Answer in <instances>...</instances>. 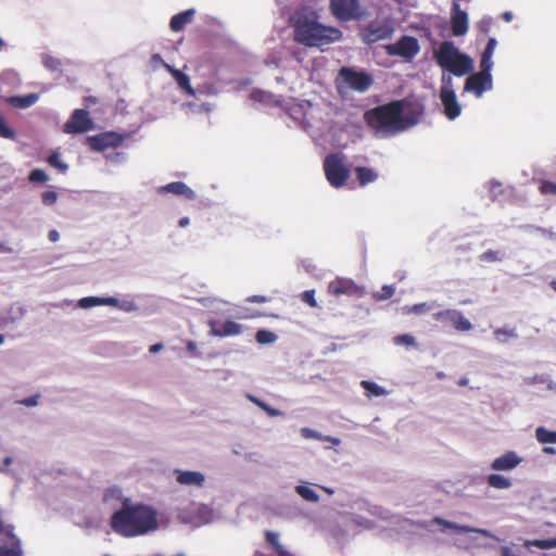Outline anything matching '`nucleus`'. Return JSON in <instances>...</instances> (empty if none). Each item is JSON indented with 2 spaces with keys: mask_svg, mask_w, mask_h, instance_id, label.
<instances>
[{
  "mask_svg": "<svg viewBox=\"0 0 556 556\" xmlns=\"http://www.w3.org/2000/svg\"><path fill=\"white\" fill-rule=\"evenodd\" d=\"M303 432H304L307 437L313 435V431H312V430H309V429H307V428H304V429H303Z\"/></svg>",
  "mask_w": 556,
  "mask_h": 556,
  "instance_id": "63",
  "label": "nucleus"
},
{
  "mask_svg": "<svg viewBox=\"0 0 556 556\" xmlns=\"http://www.w3.org/2000/svg\"><path fill=\"white\" fill-rule=\"evenodd\" d=\"M354 173L358 185L361 187H365L374 181H376L379 177L378 173L370 167L366 166H356L354 168Z\"/></svg>",
  "mask_w": 556,
  "mask_h": 556,
  "instance_id": "24",
  "label": "nucleus"
},
{
  "mask_svg": "<svg viewBox=\"0 0 556 556\" xmlns=\"http://www.w3.org/2000/svg\"><path fill=\"white\" fill-rule=\"evenodd\" d=\"M249 399L254 402L256 405H258L260 407H262L268 415L270 416H276L278 415V410L269 407L268 405H266L265 403H263L262 401L253 397V396H249Z\"/></svg>",
  "mask_w": 556,
  "mask_h": 556,
  "instance_id": "47",
  "label": "nucleus"
},
{
  "mask_svg": "<svg viewBox=\"0 0 556 556\" xmlns=\"http://www.w3.org/2000/svg\"><path fill=\"white\" fill-rule=\"evenodd\" d=\"M48 238L51 242H56L60 238V235L55 229H52L49 231Z\"/></svg>",
  "mask_w": 556,
  "mask_h": 556,
  "instance_id": "53",
  "label": "nucleus"
},
{
  "mask_svg": "<svg viewBox=\"0 0 556 556\" xmlns=\"http://www.w3.org/2000/svg\"><path fill=\"white\" fill-rule=\"evenodd\" d=\"M162 349H163V344L162 343H155V344L150 346L149 352L152 353V354H155L159 351H161Z\"/></svg>",
  "mask_w": 556,
  "mask_h": 556,
  "instance_id": "56",
  "label": "nucleus"
},
{
  "mask_svg": "<svg viewBox=\"0 0 556 556\" xmlns=\"http://www.w3.org/2000/svg\"><path fill=\"white\" fill-rule=\"evenodd\" d=\"M395 344H403L406 346H416V340L413 336L408 333L400 334L394 338Z\"/></svg>",
  "mask_w": 556,
  "mask_h": 556,
  "instance_id": "35",
  "label": "nucleus"
},
{
  "mask_svg": "<svg viewBox=\"0 0 556 556\" xmlns=\"http://www.w3.org/2000/svg\"><path fill=\"white\" fill-rule=\"evenodd\" d=\"M100 305L116 306L118 304V299L113 296L100 298Z\"/></svg>",
  "mask_w": 556,
  "mask_h": 556,
  "instance_id": "49",
  "label": "nucleus"
},
{
  "mask_svg": "<svg viewBox=\"0 0 556 556\" xmlns=\"http://www.w3.org/2000/svg\"><path fill=\"white\" fill-rule=\"evenodd\" d=\"M535 438L542 444H554L556 443V431H551L544 427H539L535 430Z\"/></svg>",
  "mask_w": 556,
  "mask_h": 556,
  "instance_id": "29",
  "label": "nucleus"
},
{
  "mask_svg": "<svg viewBox=\"0 0 556 556\" xmlns=\"http://www.w3.org/2000/svg\"><path fill=\"white\" fill-rule=\"evenodd\" d=\"M502 556H519V555H517L510 547L504 546V547H502Z\"/></svg>",
  "mask_w": 556,
  "mask_h": 556,
  "instance_id": "55",
  "label": "nucleus"
},
{
  "mask_svg": "<svg viewBox=\"0 0 556 556\" xmlns=\"http://www.w3.org/2000/svg\"><path fill=\"white\" fill-rule=\"evenodd\" d=\"M339 78L349 87L358 92L367 91L374 80L370 74L365 71H356L352 67H341Z\"/></svg>",
  "mask_w": 556,
  "mask_h": 556,
  "instance_id": "8",
  "label": "nucleus"
},
{
  "mask_svg": "<svg viewBox=\"0 0 556 556\" xmlns=\"http://www.w3.org/2000/svg\"><path fill=\"white\" fill-rule=\"evenodd\" d=\"M324 172L329 184L334 188L343 187L349 177L350 170L343 163V157L338 153H331L324 160Z\"/></svg>",
  "mask_w": 556,
  "mask_h": 556,
  "instance_id": "5",
  "label": "nucleus"
},
{
  "mask_svg": "<svg viewBox=\"0 0 556 556\" xmlns=\"http://www.w3.org/2000/svg\"><path fill=\"white\" fill-rule=\"evenodd\" d=\"M48 163H49L52 167H54V168L59 169L60 172H65V170H67V168H68L67 164H65V163L61 160L60 154H59V153H56V152H53L52 154H50V155H49V157H48Z\"/></svg>",
  "mask_w": 556,
  "mask_h": 556,
  "instance_id": "33",
  "label": "nucleus"
},
{
  "mask_svg": "<svg viewBox=\"0 0 556 556\" xmlns=\"http://www.w3.org/2000/svg\"><path fill=\"white\" fill-rule=\"evenodd\" d=\"M328 292L336 296H363L365 289L351 278L337 277L328 283Z\"/></svg>",
  "mask_w": 556,
  "mask_h": 556,
  "instance_id": "12",
  "label": "nucleus"
},
{
  "mask_svg": "<svg viewBox=\"0 0 556 556\" xmlns=\"http://www.w3.org/2000/svg\"><path fill=\"white\" fill-rule=\"evenodd\" d=\"M434 59L441 68L458 77L465 76L473 70L472 59L460 52L453 41L441 42L434 51Z\"/></svg>",
  "mask_w": 556,
  "mask_h": 556,
  "instance_id": "4",
  "label": "nucleus"
},
{
  "mask_svg": "<svg viewBox=\"0 0 556 556\" xmlns=\"http://www.w3.org/2000/svg\"><path fill=\"white\" fill-rule=\"evenodd\" d=\"M289 24L293 28L294 42L306 48L325 51L327 47L343 38L340 28L321 23L318 13L308 8L295 10L289 18Z\"/></svg>",
  "mask_w": 556,
  "mask_h": 556,
  "instance_id": "1",
  "label": "nucleus"
},
{
  "mask_svg": "<svg viewBox=\"0 0 556 556\" xmlns=\"http://www.w3.org/2000/svg\"><path fill=\"white\" fill-rule=\"evenodd\" d=\"M0 137L7 139L15 138V132L7 125L2 116H0Z\"/></svg>",
  "mask_w": 556,
  "mask_h": 556,
  "instance_id": "36",
  "label": "nucleus"
},
{
  "mask_svg": "<svg viewBox=\"0 0 556 556\" xmlns=\"http://www.w3.org/2000/svg\"><path fill=\"white\" fill-rule=\"evenodd\" d=\"M440 100L444 109V114L448 119L453 121L460 115L462 106L457 101L451 76H442Z\"/></svg>",
  "mask_w": 556,
  "mask_h": 556,
  "instance_id": "7",
  "label": "nucleus"
},
{
  "mask_svg": "<svg viewBox=\"0 0 556 556\" xmlns=\"http://www.w3.org/2000/svg\"><path fill=\"white\" fill-rule=\"evenodd\" d=\"M189 223H190V220L188 217H182L179 219L178 225H179V227H186L187 225H189Z\"/></svg>",
  "mask_w": 556,
  "mask_h": 556,
  "instance_id": "58",
  "label": "nucleus"
},
{
  "mask_svg": "<svg viewBox=\"0 0 556 556\" xmlns=\"http://www.w3.org/2000/svg\"><path fill=\"white\" fill-rule=\"evenodd\" d=\"M469 380L467 377H462L458 381H457V384L459 387H466L468 384Z\"/></svg>",
  "mask_w": 556,
  "mask_h": 556,
  "instance_id": "57",
  "label": "nucleus"
},
{
  "mask_svg": "<svg viewBox=\"0 0 556 556\" xmlns=\"http://www.w3.org/2000/svg\"><path fill=\"white\" fill-rule=\"evenodd\" d=\"M493 336L495 340L500 343H507L510 339L518 338V333L515 328H497L493 331Z\"/></svg>",
  "mask_w": 556,
  "mask_h": 556,
  "instance_id": "28",
  "label": "nucleus"
},
{
  "mask_svg": "<svg viewBox=\"0 0 556 556\" xmlns=\"http://www.w3.org/2000/svg\"><path fill=\"white\" fill-rule=\"evenodd\" d=\"M326 440L330 441L332 444L336 445L340 444V440L337 438H327Z\"/></svg>",
  "mask_w": 556,
  "mask_h": 556,
  "instance_id": "61",
  "label": "nucleus"
},
{
  "mask_svg": "<svg viewBox=\"0 0 556 556\" xmlns=\"http://www.w3.org/2000/svg\"><path fill=\"white\" fill-rule=\"evenodd\" d=\"M533 545L539 548H554L556 547V538L546 540H535Z\"/></svg>",
  "mask_w": 556,
  "mask_h": 556,
  "instance_id": "44",
  "label": "nucleus"
},
{
  "mask_svg": "<svg viewBox=\"0 0 556 556\" xmlns=\"http://www.w3.org/2000/svg\"><path fill=\"white\" fill-rule=\"evenodd\" d=\"M241 332L242 326L232 320H226L219 327L212 328V333L216 337H233Z\"/></svg>",
  "mask_w": 556,
  "mask_h": 556,
  "instance_id": "22",
  "label": "nucleus"
},
{
  "mask_svg": "<svg viewBox=\"0 0 556 556\" xmlns=\"http://www.w3.org/2000/svg\"><path fill=\"white\" fill-rule=\"evenodd\" d=\"M329 10L339 22L359 21L365 15L359 0H329Z\"/></svg>",
  "mask_w": 556,
  "mask_h": 556,
  "instance_id": "6",
  "label": "nucleus"
},
{
  "mask_svg": "<svg viewBox=\"0 0 556 556\" xmlns=\"http://www.w3.org/2000/svg\"><path fill=\"white\" fill-rule=\"evenodd\" d=\"M110 525L112 529L125 538L144 535L157 529L156 511L143 504L130 505L127 501L116 510Z\"/></svg>",
  "mask_w": 556,
  "mask_h": 556,
  "instance_id": "2",
  "label": "nucleus"
},
{
  "mask_svg": "<svg viewBox=\"0 0 556 556\" xmlns=\"http://www.w3.org/2000/svg\"><path fill=\"white\" fill-rule=\"evenodd\" d=\"M250 303H265L267 302V298L264 295H252L247 299Z\"/></svg>",
  "mask_w": 556,
  "mask_h": 556,
  "instance_id": "50",
  "label": "nucleus"
},
{
  "mask_svg": "<svg viewBox=\"0 0 556 556\" xmlns=\"http://www.w3.org/2000/svg\"><path fill=\"white\" fill-rule=\"evenodd\" d=\"M164 66L167 70V72L170 73V75L173 76V78L175 79V81L177 83L178 87L181 90H184L190 97H193L195 94V91L190 84L188 75L166 63L164 64Z\"/></svg>",
  "mask_w": 556,
  "mask_h": 556,
  "instance_id": "18",
  "label": "nucleus"
},
{
  "mask_svg": "<svg viewBox=\"0 0 556 556\" xmlns=\"http://www.w3.org/2000/svg\"><path fill=\"white\" fill-rule=\"evenodd\" d=\"M39 97L37 93H28L26 96H13L10 97L8 102L17 109H26L34 105L38 101Z\"/></svg>",
  "mask_w": 556,
  "mask_h": 556,
  "instance_id": "26",
  "label": "nucleus"
},
{
  "mask_svg": "<svg viewBox=\"0 0 556 556\" xmlns=\"http://www.w3.org/2000/svg\"><path fill=\"white\" fill-rule=\"evenodd\" d=\"M548 377L547 376H534L533 378L529 379V383H538V382H547Z\"/></svg>",
  "mask_w": 556,
  "mask_h": 556,
  "instance_id": "52",
  "label": "nucleus"
},
{
  "mask_svg": "<svg viewBox=\"0 0 556 556\" xmlns=\"http://www.w3.org/2000/svg\"><path fill=\"white\" fill-rule=\"evenodd\" d=\"M176 480L182 485H197L202 486L204 484V475L199 471H184L176 470Z\"/></svg>",
  "mask_w": 556,
  "mask_h": 556,
  "instance_id": "19",
  "label": "nucleus"
},
{
  "mask_svg": "<svg viewBox=\"0 0 556 556\" xmlns=\"http://www.w3.org/2000/svg\"><path fill=\"white\" fill-rule=\"evenodd\" d=\"M488 484L494 489L505 490L511 486V481L498 473L489 475L486 478Z\"/></svg>",
  "mask_w": 556,
  "mask_h": 556,
  "instance_id": "27",
  "label": "nucleus"
},
{
  "mask_svg": "<svg viewBox=\"0 0 556 556\" xmlns=\"http://www.w3.org/2000/svg\"><path fill=\"white\" fill-rule=\"evenodd\" d=\"M301 299L303 302L308 304L311 307H317L318 304L315 299V291L314 290H306L301 294Z\"/></svg>",
  "mask_w": 556,
  "mask_h": 556,
  "instance_id": "41",
  "label": "nucleus"
},
{
  "mask_svg": "<svg viewBox=\"0 0 556 556\" xmlns=\"http://www.w3.org/2000/svg\"><path fill=\"white\" fill-rule=\"evenodd\" d=\"M274 548L279 556H288L289 554L288 551L280 543L276 545Z\"/></svg>",
  "mask_w": 556,
  "mask_h": 556,
  "instance_id": "54",
  "label": "nucleus"
},
{
  "mask_svg": "<svg viewBox=\"0 0 556 556\" xmlns=\"http://www.w3.org/2000/svg\"><path fill=\"white\" fill-rule=\"evenodd\" d=\"M159 191L161 193H174L176 195H184L187 199H193L195 197L194 191L189 188L185 182L182 181H174L170 184H167L165 186H162Z\"/></svg>",
  "mask_w": 556,
  "mask_h": 556,
  "instance_id": "21",
  "label": "nucleus"
},
{
  "mask_svg": "<svg viewBox=\"0 0 556 556\" xmlns=\"http://www.w3.org/2000/svg\"><path fill=\"white\" fill-rule=\"evenodd\" d=\"M125 135L116 131H104L94 136L85 138L86 146L96 152H103L108 149H116L121 147L125 140Z\"/></svg>",
  "mask_w": 556,
  "mask_h": 556,
  "instance_id": "9",
  "label": "nucleus"
},
{
  "mask_svg": "<svg viewBox=\"0 0 556 556\" xmlns=\"http://www.w3.org/2000/svg\"><path fill=\"white\" fill-rule=\"evenodd\" d=\"M405 102L394 100L387 104L378 105L364 114L366 125L377 135L391 136L416 124V118L404 115Z\"/></svg>",
  "mask_w": 556,
  "mask_h": 556,
  "instance_id": "3",
  "label": "nucleus"
},
{
  "mask_svg": "<svg viewBox=\"0 0 556 556\" xmlns=\"http://www.w3.org/2000/svg\"><path fill=\"white\" fill-rule=\"evenodd\" d=\"M194 349H195V343H194V342H192V341H190V342L188 343V350H194Z\"/></svg>",
  "mask_w": 556,
  "mask_h": 556,
  "instance_id": "64",
  "label": "nucleus"
},
{
  "mask_svg": "<svg viewBox=\"0 0 556 556\" xmlns=\"http://www.w3.org/2000/svg\"><path fill=\"white\" fill-rule=\"evenodd\" d=\"M496 45H497L496 39L490 38L486 42V46H485L483 52H482V55L492 58L494 50L496 48Z\"/></svg>",
  "mask_w": 556,
  "mask_h": 556,
  "instance_id": "46",
  "label": "nucleus"
},
{
  "mask_svg": "<svg viewBox=\"0 0 556 556\" xmlns=\"http://www.w3.org/2000/svg\"><path fill=\"white\" fill-rule=\"evenodd\" d=\"M17 552L18 551L14 548H5L0 546V556H15Z\"/></svg>",
  "mask_w": 556,
  "mask_h": 556,
  "instance_id": "51",
  "label": "nucleus"
},
{
  "mask_svg": "<svg viewBox=\"0 0 556 556\" xmlns=\"http://www.w3.org/2000/svg\"><path fill=\"white\" fill-rule=\"evenodd\" d=\"M393 31L394 28L388 22L374 21L362 29L361 37L365 43L372 45L389 39Z\"/></svg>",
  "mask_w": 556,
  "mask_h": 556,
  "instance_id": "11",
  "label": "nucleus"
},
{
  "mask_svg": "<svg viewBox=\"0 0 556 556\" xmlns=\"http://www.w3.org/2000/svg\"><path fill=\"white\" fill-rule=\"evenodd\" d=\"M539 190L544 195H556V182L549 180H542Z\"/></svg>",
  "mask_w": 556,
  "mask_h": 556,
  "instance_id": "34",
  "label": "nucleus"
},
{
  "mask_svg": "<svg viewBox=\"0 0 556 556\" xmlns=\"http://www.w3.org/2000/svg\"><path fill=\"white\" fill-rule=\"evenodd\" d=\"M93 128V121L88 111L76 109L70 119L64 124V131L67 134H83Z\"/></svg>",
  "mask_w": 556,
  "mask_h": 556,
  "instance_id": "13",
  "label": "nucleus"
},
{
  "mask_svg": "<svg viewBox=\"0 0 556 556\" xmlns=\"http://www.w3.org/2000/svg\"><path fill=\"white\" fill-rule=\"evenodd\" d=\"M265 539H266V542L269 545H271L273 547H275L276 545H278L280 543L278 533L270 531V530L265 531Z\"/></svg>",
  "mask_w": 556,
  "mask_h": 556,
  "instance_id": "45",
  "label": "nucleus"
},
{
  "mask_svg": "<svg viewBox=\"0 0 556 556\" xmlns=\"http://www.w3.org/2000/svg\"><path fill=\"white\" fill-rule=\"evenodd\" d=\"M29 180L33 182L43 184L48 180V175L42 169H34L29 174Z\"/></svg>",
  "mask_w": 556,
  "mask_h": 556,
  "instance_id": "37",
  "label": "nucleus"
},
{
  "mask_svg": "<svg viewBox=\"0 0 556 556\" xmlns=\"http://www.w3.org/2000/svg\"><path fill=\"white\" fill-rule=\"evenodd\" d=\"M42 64L45 67L53 72L60 71L62 66V62L59 59L49 54H45L42 56Z\"/></svg>",
  "mask_w": 556,
  "mask_h": 556,
  "instance_id": "32",
  "label": "nucleus"
},
{
  "mask_svg": "<svg viewBox=\"0 0 556 556\" xmlns=\"http://www.w3.org/2000/svg\"><path fill=\"white\" fill-rule=\"evenodd\" d=\"M359 384L364 389L365 396L368 399L386 396L389 394V391L386 388L374 381L362 380Z\"/></svg>",
  "mask_w": 556,
  "mask_h": 556,
  "instance_id": "25",
  "label": "nucleus"
},
{
  "mask_svg": "<svg viewBox=\"0 0 556 556\" xmlns=\"http://www.w3.org/2000/svg\"><path fill=\"white\" fill-rule=\"evenodd\" d=\"M451 31L455 37L464 36L468 31V16L467 13L460 10L458 3H454L451 16Z\"/></svg>",
  "mask_w": 556,
  "mask_h": 556,
  "instance_id": "16",
  "label": "nucleus"
},
{
  "mask_svg": "<svg viewBox=\"0 0 556 556\" xmlns=\"http://www.w3.org/2000/svg\"><path fill=\"white\" fill-rule=\"evenodd\" d=\"M492 66H493L492 58L481 55L479 72L483 73L485 75H491Z\"/></svg>",
  "mask_w": 556,
  "mask_h": 556,
  "instance_id": "39",
  "label": "nucleus"
},
{
  "mask_svg": "<svg viewBox=\"0 0 556 556\" xmlns=\"http://www.w3.org/2000/svg\"><path fill=\"white\" fill-rule=\"evenodd\" d=\"M100 298L98 296H87L79 300L78 304L83 308H89L93 306L100 305Z\"/></svg>",
  "mask_w": 556,
  "mask_h": 556,
  "instance_id": "38",
  "label": "nucleus"
},
{
  "mask_svg": "<svg viewBox=\"0 0 556 556\" xmlns=\"http://www.w3.org/2000/svg\"><path fill=\"white\" fill-rule=\"evenodd\" d=\"M434 521L437 523H439V525L444 526L445 528L452 529V530H454L456 532H459V533L477 532V533H480V534H482L483 536H486V538L491 536V533L488 530H484V529H477V528H472V527H469V526L458 525V523H455V522H452V521L444 520L442 518H434Z\"/></svg>",
  "mask_w": 556,
  "mask_h": 556,
  "instance_id": "23",
  "label": "nucleus"
},
{
  "mask_svg": "<svg viewBox=\"0 0 556 556\" xmlns=\"http://www.w3.org/2000/svg\"><path fill=\"white\" fill-rule=\"evenodd\" d=\"M39 396H40L39 394H36L33 396L26 397L24 400H21V401H18V403L22 405L28 406V407H33L38 404Z\"/></svg>",
  "mask_w": 556,
  "mask_h": 556,
  "instance_id": "48",
  "label": "nucleus"
},
{
  "mask_svg": "<svg viewBox=\"0 0 556 556\" xmlns=\"http://www.w3.org/2000/svg\"><path fill=\"white\" fill-rule=\"evenodd\" d=\"M492 87V75H485L483 73L477 72L467 77L464 91L472 92L477 98H480L485 91L491 90Z\"/></svg>",
  "mask_w": 556,
  "mask_h": 556,
  "instance_id": "15",
  "label": "nucleus"
},
{
  "mask_svg": "<svg viewBox=\"0 0 556 556\" xmlns=\"http://www.w3.org/2000/svg\"><path fill=\"white\" fill-rule=\"evenodd\" d=\"M194 14V9H188L178 14H175L169 22L170 29L175 33L181 31L187 24H190L193 21Z\"/></svg>",
  "mask_w": 556,
  "mask_h": 556,
  "instance_id": "20",
  "label": "nucleus"
},
{
  "mask_svg": "<svg viewBox=\"0 0 556 556\" xmlns=\"http://www.w3.org/2000/svg\"><path fill=\"white\" fill-rule=\"evenodd\" d=\"M295 491L301 497L308 502L316 503L319 501V495L313 489L306 485H298Z\"/></svg>",
  "mask_w": 556,
  "mask_h": 556,
  "instance_id": "30",
  "label": "nucleus"
},
{
  "mask_svg": "<svg viewBox=\"0 0 556 556\" xmlns=\"http://www.w3.org/2000/svg\"><path fill=\"white\" fill-rule=\"evenodd\" d=\"M543 453H544V454H556V448L551 447V446H545V447L543 448Z\"/></svg>",
  "mask_w": 556,
  "mask_h": 556,
  "instance_id": "59",
  "label": "nucleus"
},
{
  "mask_svg": "<svg viewBox=\"0 0 556 556\" xmlns=\"http://www.w3.org/2000/svg\"><path fill=\"white\" fill-rule=\"evenodd\" d=\"M58 200V193L55 191L47 190L41 194V201L45 205H53Z\"/></svg>",
  "mask_w": 556,
  "mask_h": 556,
  "instance_id": "40",
  "label": "nucleus"
},
{
  "mask_svg": "<svg viewBox=\"0 0 556 556\" xmlns=\"http://www.w3.org/2000/svg\"><path fill=\"white\" fill-rule=\"evenodd\" d=\"M503 18L507 22L511 21V13L510 12H505L503 14Z\"/></svg>",
  "mask_w": 556,
  "mask_h": 556,
  "instance_id": "60",
  "label": "nucleus"
},
{
  "mask_svg": "<svg viewBox=\"0 0 556 556\" xmlns=\"http://www.w3.org/2000/svg\"><path fill=\"white\" fill-rule=\"evenodd\" d=\"M425 306H426V304L416 305L415 306V311L416 312H421Z\"/></svg>",
  "mask_w": 556,
  "mask_h": 556,
  "instance_id": "62",
  "label": "nucleus"
},
{
  "mask_svg": "<svg viewBox=\"0 0 556 556\" xmlns=\"http://www.w3.org/2000/svg\"><path fill=\"white\" fill-rule=\"evenodd\" d=\"M480 260L483 261V262H498L501 261V257L498 255V252L497 251H493V250H488L485 252H483L481 255H480Z\"/></svg>",
  "mask_w": 556,
  "mask_h": 556,
  "instance_id": "42",
  "label": "nucleus"
},
{
  "mask_svg": "<svg viewBox=\"0 0 556 556\" xmlns=\"http://www.w3.org/2000/svg\"><path fill=\"white\" fill-rule=\"evenodd\" d=\"M433 318L443 324H451L455 330L466 332L471 330V323L456 309H444L433 314Z\"/></svg>",
  "mask_w": 556,
  "mask_h": 556,
  "instance_id": "14",
  "label": "nucleus"
},
{
  "mask_svg": "<svg viewBox=\"0 0 556 556\" xmlns=\"http://www.w3.org/2000/svg\"><path fill=\"white\" fill-rule=\"evenodd\" d=\"M393 294H394V288L393 287H391V286H383L381 288V292L377 293L375 295V298L377 300H388V299L392 298Z\"/></svg>",
  "mask_w": 556,
  "mask_h": 556,
  "instance_id": "43",
  "label": "nucleus"
},
{
  "mask_svg": "<svg viewBox=\"0 0 556 556\" xmlns=\"http://www.w3.org/2000/svg\"><path fill=\"white\" fill-rule=\"evenodd\" d=\"M255 340L260 344H271L277 340V334L273 331L261 329L256 332Z\"/></svg>",
  "mask_w": 556,
  "mask_h": 556,
  "instance_id": "31",
  "label": "nucleus"
},
{
  "mask_svg": "<svg viewBox=\"0 0 556 556\" xmlns=\"http://www.w3.org/2000/svg\"><path fill=\"white\" fill-rule=\"evenodd\" d=\"M384 49L388 55H396L406 60H412L420 51L418 40L412 36H402L395 43L387 45Z\"/></svg>",
  "mask_w": 556,
  "mask_h": 556,
  "instance_id": "10",
  "label": "nucleus"
},
{
  "mask_svg": "<svg viewBox=\"0 0 556 556\" xmlns=\"http://www.w3.org/2000/svg\"><path fill=\"white\" fill-rule=\"evenodd\" d=\"M521 462L522 458L518 456L516 452L508 451L505 454L496 457L491 463V468L496 471H509L515 469Z\"/></svg>",
  "mask_w": 556,
  "mask_h": 556,
  "instance_id": "17",
  "label": "nucleus"
}]
</instances>
